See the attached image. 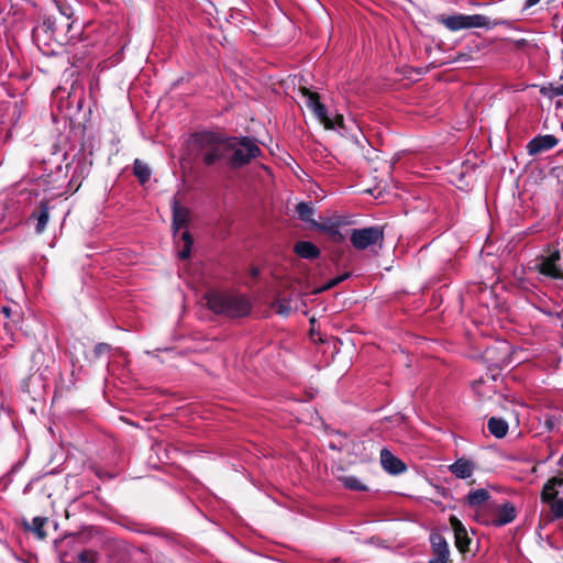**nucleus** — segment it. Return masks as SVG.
<instances>
[{"label":"nucleus","mask_w":563,"mask_h":563,"mask_svg":"<svg viewBox=\"0 0 563 563\" xmlns=\"http://www.w3.org/2000/svg\"><path fill=\"white\" fill-rule=\"evenodd\" d=\"M190 146L202 157L205 164L212 165L229 154L230 140L211 132H200L190 137Z\"/></svg>","instance_id":"obj_1"},{"label":"nucleus","mask_w":563,"mask_h":563,"mask_svg":"<svg viewBox=\"0 0 563 563\" xmlns=\"http://www.w3.org/2000/svg\"><path fill=\"white\" fill-rule=\"evenodd\" d=\"M206 301L213 312L232 318L246 316L251 311V302L244 296L211 292L206 296Z\"/></svg>","instance_id":"obj_2"},{"label":"nucleus","mask_w":563,"mask_h":563,"mask_svg":"<svg viewBox=\"0 0 563 563\" xmlns=\"http://www.w3.org/2000/svg\"><path fill=\"white\" fill-rule=\"evenodd\" d=\"M305 106L312 112L316 119L327 130L343 129V117L341 114H330L323 103L320 102L319 95L306 87L299 89Z\"/></svg>","instance_id":"obj_3"},{"label":"nucleus","mask_w":563,"mask_h":563,"mask_svg":"<svg viewBox=\"0 0 563 563\" xmlns=\"http://www.w3.org/2000/svg\"><path fill=\"white\" fill-rule=\"evenodd\" d=\"M229 140V153H231L230 163L233 167H240L250 163L252 158L258 156L261 153L258 146L247 137Z\"/></svg>","instance_id":"obj_4"},{"label":"nucleus","mask_w":563,"mask_h":563,"mask_svg":"<svg viewBox=\"0 0 563 563\" xmlns=\"http://www.w3.org/2000/svg\"><path fill=\"white\" fill-rule=\"evenodd\" d=\"M439 21L452 32L475 27H489V19L482 14H453L446 18L442 16Z\"/></svg>","instance_id":"obj_5"},{"label":"nucleus","mask_w":563,"mask_h":563,"mask_svg":"<svg viewBox=\"0 0 563 563\" xmlns=\"http://www.w3.org/2000/svg\"><path fill=\"white\" fill-rule=\"evenodd\" d=\"M353 247L360 251L367 250L374 245L382 246L384 242V230L379 227L354 229L350 235Z\"/></svg>","instance_id":"obj_6"},{"label":"nucleus","mask_w":563,"mask_h":563,"mask_svg":"<svg viewBox=\"0 0 563 563\" xmlns=\"http://www.w3.org/2000/svg\"><path fill=\"white\" fill-rule=\"evenodd\" d=\"M542 500L549 504L555 518H563V478L548 481L542 490Z\"/></svg>","instance_id":"obj_7"},{"label":"nucleus","mask_w":563,"mask_h":563,"mask_svg":"<svg viewBox=\"0 0 563 563\" xmlns=\"http://www.w3.org/2000/svg\"><path fill=\"white\" fill-rule=\"evenodd\" d=\"M314 224L319 230L327 233L333 242L341 243L344 241V235L341 233L340 228L349 224V221L343 216L333 214L331 217L321 218V221Z\"/></svg>","instance_id":"obj_8"},{"label":"nucleus","mask_w":563,"mask_h":563,"mask_svg":"<svg viewBox=\"0 0 563 563\" xmlns=\"http://www.w3.org/2000/svg\"><path fill=\"white\" fill-rule=\"evenodd\" d=\"M556 144H558V139L555 136H553L551 134L540 135V136L532 139L528 143L527 151H528L529 155L533 156L541 152L549 151V150L553 148L554 146H556Z\"/></svg>","instance_id":"obj_9"},{"label":"nucleus","mask_w":563,"mask_h":563,"mask_svg":"<svg viewBox=\"0 0 563 563\" xmlns=\"http://www.w3.org/2000/svg\"><path fill=\"white\" fill-rule=\"evenodd\" d=\"M379 457L382 467L387 473L398 475L406 471L405 463L396 457L389 450L383 449Z\"/></svg>","instance_id":"obj_10"},{"label":"nucleus","mask_w":563,"mask_h":563,"mask_svg":"<svg viewBox=\"0 0 563 563\" xmlns=\"http://www.w3.org/2000/svg\"><path fill=\"white\" fill-rule=\"evenodd\" d=\"M434 558L430 560V563H446L450 555L448 542L441 534H432L430 537Z\"/></svg>","instance_id":"obj_11"},{"label":"nucleus","mask_w":563,"mask_h":563,"mask_svg":"<svg viewBox=\"0 0 563 563\" xmlns=\"http://www.w3.org/2000/svg\"><path fill=\"white\" fill-rule=\"evenodd\" d=\"M451 527L454 531L455 545L461 552L468 551L471 539L467 534L466 528L463 523L454 516L450 518Z\"/></svg>","instance_id":"obj_12"},{"label":"nucleus","mask_w":563,"mask_h":563,"mask_svg":"<svg viewBox=\"0 0 563 563\" xmlns=\"http://www.w3.org/2000/svg\"><path fill=\"white\" fill-rule=\"evenodd\" d=\"M560 261V253L553 252L549 256L544 257L539 264V272L545 276L552 278H561L562 274L558 266V262Z\"/></svg>","instance_id":"obj_13"},{"label":"nucleus","mask_w":563,"mask_h":563,"mask_svg":"<svg viewBox=\"0 0 563 563\" xmlns=\"http://www.w3.org/2000/svg\"><path fill=\"white\" fill-rule=\"evenodd\" d=\"M476 465L468 459H459L453 464L449 465V471L457 478L466 479L470 478Z\"/></svg>","instance_id":"obj_14"},{"label":"nucleus","mask_w":563,"mask_h":563,"mask_svg":"<svg viewBox=\"0 0 563 563\" xmlns=\"http://www.w3.org/2000/svg\"><path fill=\"white\" fill-rule=\"evenodd\" d=\"M173 229L175 235L178 231L186 227L190 219V212L187 208L180 207L176 200H174L173 206Z\"/></svg>","instance_id":"obj_15"},{"label":"nucleus","mask_w":563,"mask_h":563,"mask_svg":"<svg viewBox=\"0 0 563 563\" xmlns=\"http://www.w3.org/2000/svg\"><path fill=\"white\" fill-rule=\"evenodd\" d=\"M515 518H516V509L511 504L507 503V504H504L500 508H498L496 518H495V523L497 526H505V525L511 522Z\"/></svg>","instance_id":"obj_16"},{"label":"nucleus","mask_w":563,"mask_h":563,"mask_svg":"<svg viewBox=\"0 0 563 563\" xmlns=\"http://www.w3.org/2000/svg\"><path fill=\"white\" fill-rule=\"evenodd\" d=\"M294 250L302 258H314L319 255L318 247L308 241L298 242Z\"/></svg>","instance_id":"obj_17"},{"label":"nucleus","mask_w":563,"mask_h":563,"mask_svg":"<svg viewBox=\"0 0 563 563\" xmlns=\"http://www.w3.org/2000/svg\"><path fill=\"white\" fill-rule=\"evenodd\" d=\"M489 432L496 438H504L508 432V423L499 418H490L487 423Z\"/></svg>","instance_id":"obj_18"},{"label":"nucleus","mask_w":563,"mask_h":563,"mask_svg":"<svg viewBox=\"0 0 563 563\" xmlns=\"http://www.w3.org/2000/svg\"><path fill=\"white\" fill-rule=\"evenodd\" d=\"M338 481L347 489L351 490H366L367 487L364 485L360 478L354 475H339Z\"/></svg>","instance_id":"obj_19"},{"label":"nucleus","mask_w":563,"mask_h":563,"mask_svg":"<svg viewBox=\"0 0 563 563\" xmlns=\"http://www.w3.org/2000/svg\"><path fill=\"white\" fill-rule=\"evenodd\" d=\"M488 498H489V493L484 488H479V489L470 492V494L467 495V503L471 506H479V505L484 504Z\"/></svg>","instance_id":"obj_20"},{"label":"nucleus","mask_w":563,"mask_h":563,"mask_svg":"<svg viewBox=\"0 0 563 563\" xmlns=\"http://www.w3.org/2000/svg\"><path fill=\"white\" fill-rule=\"evenodd\" d=\"M133 169L134 174L141 183H145L150 179L151 170L145 163L141 162L140 159H135Z\"/></svg>","instance_id":"obj_21"},{"label":"nucleus","mask_w":563,"mask_h":563,"mask_svg":"<svg viewBox=\"0 0 563 563\" xmlns=\"http://www.w3.org/2000/svg\"><path fill=\"white\" fill-rule=\"evenodd\" d=\"M48 219H49L48 207L46 203H42L40 212L37 214V223L35 227L36 233H42L45 230Z\"/></svg>","instance_id":"obj_22"},{"label":"nucleus","mask_w":563,"mask_h":563,"mask_svg":"<svg viewBox=\"0 0 563 563\" xmlns=\"http://www.w3.org/2000/svg\"><path fill=\"white\" fill-rule=\"evenodd\" d=\"M181 241L184 243V247L178 252V257L180 260H186L190 255L191 246H192V238L188 231H184L180 234Z\"/></svg>","instance_id":"obj_23"},{"label":"nucleus","mask_w":563,"mask_h":563,"mask_svg":"<svg viewBox=\"0 0 563 563\" xmlns=\"http://www.w3.org/2000/svg\"><path fill=\"white\" fill-rule=\"evenodd\" d=\"M296 211L299 216V218L302 221H311V216L313 214V208L310 203L307 202H300L296 207Z\"/></svg>","instance_id":"obj_24"},{"label":"nucleus","mask_w":563,"mask_h":563,"mask_svg":"<svg viewBox=\"0 0 563 563\" xmlns=\"http://www.w3.org/2000/svg\"><path fill=\"white\" fill-rule=\"evenodd\" d=\"M45 523L46 519L41 517H35L32 521L30 529L37 536L38 539H44L46 536L44 531Z\"/></svg>","instance_id":"obj_25"},{"label":"nucleus","mask_w":563,"mask_h":563,"mask_svg":"<svg viewBox=\"0 0 563 563\" xmlns=\"http://www.w3.org/2000/svg\"><path fill=\"white\" fill-rule=\"evenodd\" d=\"M540 92L549 98L563 96V84L556 86L550 85L548 87H542Z\"/></svg>","instance_id":"obj_26"},{"label":"nucleus","mask_w":563,"mask_h":563,"mask_svg":"<svg viewBox=\"0 0 563 563\" xmlns=\"http://www.w3.org/2000/svg\"><path fill=\"white\" fill-rule=\"evenodd\" d=\"M97 561V552L86 550L79 553L78 563H95Z\"/></svg>","instance_id":"obj_27"},{"label":"nucleus","mask_w":563,"mask_h":563,"mask_svg":"<svg viewBox=\"0 0 563 563\" xmlns=\"http://www.w3.org/2000/svg\"><path fill=\"white\" fill-rule=\"evenodd\" d=\"M291 311V305L289 300L282 299L276 302V312L283 316H287Z\"/></svg>","instance_id":"obj_28"},{"label":"nucleus","mask_w":563,"mask_h":563,"mask_svg":"<svg viewBox=\"0 0 563 563\" xmlns=\"http://www.w3.org/2000/svg\"><path fill=\"white\" fill-rule=\"evenodd\" d=\"M343 279H344V276L339 277V278H333V279L329 280L324 286H322L321 288L317 289L314 292H320V291H323V290H328V289L336 286Z\"/></svg>","instance_id":"obj_29"},{"label":"nucleus","mask_w":563,"mask_h":563,"mask_svg":"<svg viewBox=\"0 0 563 563\" xmlns=\"http://www.w3.org/2000/svg\"><path fill=\"white\" fill-rule=\"evenodd\" d=\"M109 349H110V347H109V345H108V344H106V343H100V344H98V345L95 347V353H96L97 355H101V354H103V353L108 352V351H109Z\"/></svg>","instance_id":"obj_30"},{"label":"nucleus","mask_w":563,"mask_h":563,"mask_svg":"<svg viewBox=\"0 0 563 563\" xmlns=\"http://www.w3.org/2000/svg\"><path fill=\"white\" fill-rule=\"evenodd\" d=\"M539 2H540V0H527L526 4H525V9H530L533 5L538 4Z\"/></svg>","instance_id":"obj_31"},{"label":"nucleus","mask_w":563,"mask_h":563,"mask_svg":"<svg viewBox=\"0 0 563 563\" xmlns=\"http://www.w3.org/2000/svg\"><path fill=\"white\" fill-rule=\"evenodd\" d=\"M260 274V269L257 267L251 268V275L253 277H256Z\"/></svg>","instance_id":"obj_32"}]
</instances>
